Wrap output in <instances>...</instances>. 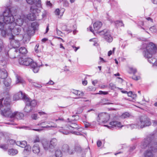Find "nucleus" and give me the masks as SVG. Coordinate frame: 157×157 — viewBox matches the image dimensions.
Wrapping results in <instances>:
<instances>
[{
	"label": "nucleus",
	"instance_id": "obj_51",
	"mask_svg": "<svg viewBox=\"0 0 157 157\" xmlns=\"http://www.w3.org/2000/svg\"><path fill=\"white\" fill-rule=\"evenodd\" d=\"M4 47L3 45V43L2 41L0 40V52H1L2 50Z\"/></svg>",
	"mask_w": 157,
	"mask_h": 157
},
{
	"label": "nucleus",
	"instance_id": "obj_62",
	"mask_svg": "<svg viewBox=\"0 0 157 157\" xmlns=\"http://www.w3.org/2000/svg\"><path fill=\"white\" fill-rule=\"evenodd\" d=\"M38 113L40 115V116H42V115H47V114L46 113L43 111L39 112Z\"/></svg>",
	"mask_w": 157,
	"mask_h": 157
},
{
	"label": "nucleus",
	"instance_id": "obj_27",
	"mask_svg": "<svg viewBox=\"0 0 157 157\" xmlns=\"http://www.w3.org/2000/svg\"><path fill=\"white\" fill-rule=\"evenodd\" d=\"M26 31L27 35L30 36L34 33L35 30L30 26H28L26 29Z\"/></svg>",
	"mask_w": 157,
	"mask_h": 157
},
{
	"label": "nucleus",
	"instance_id": "obj_18",
	"mask_svg": "<svg viewBox=\"0 0 157 157\" xmlns=\"http://www.w3.org/2000/svg\"><path fill=\"white\" fill-rule=\"evenodd\" d=\"M27 3L30 5L35 4L36 7H41L42 5L41 0H26Z\"/></svg>",
	"mask_w": 157,
	"mask_h": 157
},
{
	"label": "nucleus",
	"instance_id": "obj_46",
	"mask_svg": "<svg viewBox=\"0 0 157 157\" xmlns=\"http://www.w3.org/2000/svg\"><path fill=\"white\" fill-rule=\"evenodd\" d=\"M0 147L4 150H6L8 148V146L6 144H1L0 145Z\"/></svg>",
	"mask_w": 157,
	"mask_h": 157
},
{
	"label": "nucleus",
	"instance_id": "obj_44",
	"mask_svg": "<svg viewBox=\"0 0 157 157\" xmlns=\"http://www.w3.org/2000/svg\"><path fill=\"white\" fill-rule=\"evenodd\" d=\"M150 30L153 33H156L157 28L156 26H153L150 28Z\"/></svg>",
	"mask_w": 157,
	"mask_h": 157
},
{
	"label": "nucleus",
	"instance_id": "obj_36",
	"mask_svg": "<svg viewBox=\"0 0 157 157\" xmlns=\"http://www.w3.org/2000/svg\"><path fill=\"white\" fill-rule=\"evenodd\" d=\"M19 53L22 54H25L27 52L26 49L24 47H21L19 50Z\"/></svg>",
	"mask_w": 157,
	"mask_h": 157
},
{
	"label": "nucleus",
	"instance_id": "obj_12",
	"mask_svg": "<svg viewBox=\"0 0 157 157\" xmlns=\"http://www.w3.org/2000/svg\"><path fill=\"white\" fill-rule=\"evenodd\" d=\"M30 11L31 13L28 14L26 16L27 18L29 21H33L36 19V15L35 14L36 13H38L40 12V10L34 6H31L30 8Z\"/></svg>",
	"mask_w": 157,
	"mask_h": 157
},
{
	"label": "nucleus",
	"instance_id": "obj_20",
	"mask_svg": "<svg viewBox=\"0 0 157 157\" xmlns=\"http://www.w3.org/2000/svg\"><path fill=\"white\" fill-rule=\"evenodd\" d=\"M71 91L73 94H75L78 96V97H76L75 98V99L81 98L84 95V93L82 91L78 90L72 89Z\"/></svg>",
	"mask_w": 157,
	"mask_h": 157
},
{
	"label": "nucleus",
	"instance_id": "obj_55",
	"mask_svg": "<svg viewBox=\"0 0 157 157\" xmlns=\"http://www.w3.org/2000/svg\"><path fill=\"white\" fill-rule=\"evenodd\" d=\"M71 132L72 133L74 134H75V135H82V134L79 132H75V131H71Z\"/></svg>",
	"mask_w": 157,
	"mask_h": 157
},
{
	"label": "nucleus",
	"instance_id": "obj_42",
	"mask_svg": "<svg viewBox=\"0 0 157 157\" xmlns=\"http://www.w3.org/2000/svg\"><path fill=\"white\" fill-rule=\"evenodd\" d=\"M129 127L131 129H132L133 128H139L140 127H139L138 126V123L136 124H132L128 125V127Z\"/></svg>",
	"mask_w": 157,
	"mask_h": 157
},
{
	"label": "nucleus",
	"instance_id": "obj_35",
	"mask_svg": "<svg viewBox=\"0 0 157 157\" xmlns=\"http://www.w3.org/2000/svg\"><path fill=\"white\" fill-rule=\"evenodd\" d=\"M64 11V10L63 9L60 10L59 9H57L55 10V13L56 15H60L61 16L63 15Z\"/></svg>",
	"mask_w": 157,
	"mask_h": 157
},
{
	"label": "nucleus",
	"instance_id": "obj_59",
	"mask_svg": "<svg viewBox=\"0 0 157 157\" xmlns=\"http://www.w3.org/2000/svg\"><path fill=\"white\" fill-rule=\"evenodd\" d=\"M136 148V147L135 145H132L130 148L129 151L131 152L133 151Z\"/></svg>",
	"mask_w": 157,
	"mask_h": 157
},
{
	"label": "nucleus",
	"instance_id": "obj_3",
	"mask_svg": "<svg viewBox=\"0 0 157 157\" xmlns=\"http://www.w3.org/2000/svg\"><path fill=\"white\" fill-rule=\"evenodd\" d=\"M144 46H146L143 52V54L144 56L148 59V61L150 63L153 64V65L157 66V60L155 58L151 59L152 61H151V57L152 56V54L154 52L156 46L152 42H150L148 44H145Z\"/></svg>",
	"mask_w": 157,
	"mask_h": 157
},
{
	"label": "nucleus",
	"instance_id": "obj_1",
	"mask_svg": "<svg viewBox=\"0 0 157 157\" xmlns=\"http://www.w3.org/2000/svg\"><path fill=\"white\" fill-rule=\"evenodd\" d=\"M17 15V11L15 10L7 9L3 12L2 15H0V30L4 29L6 25H9L11 21H14V17Z\"/></svg>",
	"mask_w": 157,
	"mask_h": 157
},
{
	"label": "nucleus",
	"instance_id": "obj_11",
	"mask_svg": "<svg viewBox=\"0 0 157 157\" xmlns=\"http://www.w3.org/2000/svg\"><path fill=\"white\" fill-rule=\"evenodd\" d=\"M10 99L9 97L0 100V113L1 115L2 110H6L7 108L10 109Z\"/></svg>",
	"mask_w": 157,
	"mask_h": 157
},
{
	"label": "nucleus",
	"instance_id": "obj_15",
	"mask_svg": "<svg viewBox=\"0 0 157 157\" xmlns=\"http://www.w3.org/2000/svg\"><path fill=\"white\" fill-rule=\"evenodd\" d=\"M9 62L8 53L6 52L4 54H3L2 55V58L0 60V65L5 68L6 67V65L9 64Z\"/></svg>",
	"mask_w": 157,
	"mask_h": 157
},
{
	"label": "nucleus",
	"instance_id": "obj_10",
	"mask_svg": "<svg viewBox=\"0 0 157 157\" xmlns=\"http://www.w3.org/2000/svg\"><path fill=\"white\" fill-rule=\"evenodd\" d=\"M140 121L138 122V126L141 128L150 126L151 122L150 119L147 116L141 117L139 119Z\"/></svg>",
	"mask_w": 157,
	"mask_h": 157
},
{
	"label": "nucleus",
	"instance_id": "obj_43",
	"mask_svg": "<svg viewBox=\"0 0 157 157\" xmlns=\"http://www.w3.org/2000/svg\"><path fill=\"white\" fill-rule=\"evenodd\" d=\"M25 148L24 150V152L25 153L29 151L31 149V147L29 146H26L24 147Z\"/></svg>",
	"mask_w": 157,
	"mask_h": 157
},
{
	"label": "nucleus",
	"instance_id": "obj_17",
	"mask_svg": "<svg viewBox=\"0 0 157 157\" xmlns=\"http://www.w3.org/2000/svg\"><path fill=\"white\" fill-rule=\"evenodd\" d=\"M14 37V36H12L9 38L10 40V45L14 48H18L20 46L19 41L15 40Z\"/></svg>",
	"mask_w": 157,
	"mask_h": 157
},
{
	"label": "nucleus",
	"instance_id": "obj_34",
	"mask_svg": "<svg viewBox=\"0 0 157 157\" xmlns=\"http://www.w3.org/2000/svg\"><path fill=\"white\" fill-rule=\"evenodd\" d=\"M16 83H20L21 84H23L25 82L24 80L20 76L17 75H16Z\"/></svg>",
	"mask_w": 157,
	"mask_h": 157
},
{
	"label": "nucleus",
	"instance_id": "obj_31",
	"mask_svg": "<svg viewBox=\"0 0 157 157\" xmlns=\"http://www.w3.org/2000/svg\"><path fill=\"white\" fill-rule=\"evenodd\" d=\"M16 144L18 146L24 148L27 145V143L25 141H17Z\"/></svg>",
	"mask_w": 157,
	"mask_h": 157
},
{
	"label": "nucleus",
	"instance_id": "obj_2",
	"mask_svg": "<svg viewBox=\"0 0 157 157\" xmlns=\"http://www.w3.org/2000/svg\"><path fill=\"white\" fill-rule=\"evenodd\" d=\"M151 148L154 152H157V131L154 132L145 138L142 141L140 147Z\"/></svg>",
	"mask_w": 157,
	"mask_h": 157
},
{
	"label": "nucleus",
	"instance_id": "obj_13",
	"mask_svg": "<svg viewBox=\"0 0 157 157\" xmlns=\"http://www.w3.org/2000/svg\"><path fill=\"white\" fill-rule=\"evenodd\" d=\"M109 116L108 114L101 113L98 115L97 120L99 123H105L109 120Z\"/></svg>",
	"mask_w": 157,
	"mask_h": 157
},
{
	"label": "nucleus",
	"instance_id": "obj_38",
	"mask_svg": "<svg viewBox=\"0 0 157 157\" xmlns=\"http://www.w3.org/2000/svg\"><path fill=\"white\" fill-rule=\"evenodd\" d=\"M130 114L128 112H125L123 113L120 117L122 119H124L129 117Z\"/></svg>",
	"mask_w": 157,
	"mask_h": 157
},
{
	"label": "nucleus",
	"instance_id": "obj_21",
	"mask_svg": "<svg viewBox=\"0 0 157 157\" xmlns=\"http://www.w3.org/2000/svg\"><path fill=\"white\" fill-rule=\"evenodd\" d=\"M149 148H150L151 150L148 149L146 150L144 153V157H153L154 156V154L153 153H155L152 150L151 148H149L148 147H147ZM142 148V147H141Z\"/></svg>",
	"mask_w": 157,
	"mask_h": 157
},
{
	"label": "nucleus",
	"instance_id": "obj_4",
	"mask_svg": "<svg viewBox=\"0 0 157 157\" xmlns=\"http://www.w3.org/2000/svg\"><path fill=\"white\" fill-rule=\"evenodd\" d=\"M19 62L21 65L29 66L35 73L38 72L39 68L42 66V64L38 65L36 63L33 62V59L30 58L24 59L22 57H20L19 59Z\"/></svg>",
	"mask_w": 157,
	"mask_h": 157
},
{
	"label": "nucleus",
	"instance_id": "obj_19",
	"mask_svg": "<svg viewBox=\"0 0 157 157\" xmlns=\"http://www.w3.org/2000/svg\"><path fill=\"white\" fill-rule=\"evenodd\" d=\"M25 97H27L24 95L22 92L20 91L14 95L13 97V100L16 101L21 99H23L25 101Z\"/></svg>",
	"mask_w": 157,
	"mask_h": 157
},
{
	"label": "nucleus",
	"instance_id": "obj_48",
	"mask_svg": "<svg viewBox=\"0 0 157 157\" xmlns=\"http://www.w3.org/2000/svg\"><path fill=\"white\" fill-rule=\"evenodd\" d=\"M75 150L76 151L78 152H81L82 150V148L80 146H76L75 148Z\"/></svg>",
	"mask_w": 157,
	"mask_h": 157
},
{
	"label": "nucleus",
	"instance_id": "obj_63",
	"mask_svg": "<svg viewBox=\"0 0 157 157\" xmlns=\"http://www.w3.org/2000/svg\"><path fill=\"white\" fill-rule=\"evenodd\" d=\"M56 32L57 34L59 35H60L62 33V32L57 29H56Z\"/></svg>",
	"mask_w": 157,
	"mask_h": 157
},
{
	"label": "nucleus",
	"instance_id": "obj_9",
	"mask_svg": "<svg viewBox=\"0 0 157 157\" xmlns=\"http://www.w3.org/2000/svg\"><path fill=\"white\" fill-rule=\"evenodd\" d=\"M58 140L55 138H52L49 142L47 141H44L42 145L44 149L46 150H51L54 148L57 145Z\"/></svg>",
	"mask_w": 157,
	"mask_h": 157
},
{
	"label": "nucleus",
	"instance_id": "obj_16",
	"mask_svg": "<svg viewBox=\"0 0 157 157\" xmlns=\"http://www.w3.org/2000/svg\"><path fill=\"white\" fill-rule=\"evenodd\" d=\"M26 19V16L24 15H22L21 16H19L18 18L16 19L15 22H14L15 25H17L18 26L21 27L24 21Z\"/></svg>",
	"mask_w": 157,
	"mask_h": 157
},
{
	"label": "nucleus",
	"instance_id": "obj_32",
	"mask_svg": "<svg viewBox=\"0 0 157 157\" xmlns=\"http://www.w3.org/2000/svg\"><path fill=\"white\" fill-rule=\"evenodd\" d=\"M18 152L17 150L13 149H11L8 150V154L10 155H13L17 154Z\"/></svg>",
	"mask_w": 157,
	"mask_h": 157
},
{
	"label": "nucleus",
	"instance_id": "obj_28",
	"mask_svg": "<svg viewBox=\"0 0 157 157\" xmlns=\"http://www.w3.org/2000/svg\"><path fill=\"white\" fill-rule=\"evenodd\" d=\"M1 31V34L3 36H5L6 35H9L10 33L9 29L8 27V29L5 28L4 29Z\"/></svg>",
	"mask_w": 157,
	"mask_h": 157
},
{
	"label": "nucleus",
	"instance_id": "obj_33",
	"mask_svg": "<svg viewBox=\"0 0 157 157\" xmlns=\"http://www.w3.org/2000/svg\"><path fill=\"white\" fill-rule=\"evenodd\" d=\"M62 153L60 149H56L55 151L56 157H62Z\"/></svg>",
	"mask_w": 157,
	"mask_h": 157
},
{
	"label": "nucleus",
	"instance_id": "obj_40",
	"mask_svg": "<svg viewBox=\"0 0 157 157\" xmlns=\"http://www.w3.org/2000/svg\"><path fill=\"white\" fill-rule=\"evenodd\" d=\"M30 26L32 27L33 29L34 30H35L37 29V28L38 27V24L36 22H33L32 23Z\"/></svg>",
	"mask_w": 157,
	"mask_h": 157
},
{
	"label": "nucleus",
	"instance_id": "obj_56",
	"mask_svg": "<svg viewBox=\"0 0 157 157\" xmlns=\"http://www.w3.org/2000/svg\"><path fill=\"white\" fill-rule=\"evenodd\" d=\"M132 78L135 80H138L140 79V76H134L132 77Z\"/></svg>",
	"mask_w": 157,
	"mask_h": 157
},
{
	"label": "nucleus",
	"instance_id": "obj_53",
	"mask_svg": "<svg viewBox=\"0 0 157 157\" xmlns=\"http://www.w3.org/2000/svg\"><path fill=\"white\" fill-rule=\"evenodd\" d=\"M39 45L38 44H37L35 48V51L36 53H38L40 52V50L38 49V48H39Z\"/></svg>",
	"mask_w": 157,
	"mask_h": 157
},
{
	"label": "nucleus",
	"instance_id": "obj_7",
	"mask_svg": "<svg viewBox=\"0 0 157 157\" xmlns=\"http://www.w3.org/2000/svg\"><path fill=\"white\" fill-rule=\"evenodd\" d=\"M14 21L15 20L12 21H11V22L9 24V25L7 26L9 27L10 33H11L10 34V35L12 36H13V34L16 35H20L21 36V40L22 39L24 38L26 34H24L23 35L20 34L21 31V27L17 25H15Z\"/></svg>",
	"mask_w": 157,
	"mask_h": 157
},
{
	"label": "nucleus",
	"instance_id": "obj_64",
	"mask_svg": "<svg viewBox=\"0 0 157 157\" xmlns=\"http://www.w3.org/2000/svg\"><path fill=\"white\" fill-rule=\"evenodd\" d=\"M33 85L36 87H39V88L41 87V86L40 85L37 84L35 83H34Z\"/></svg>",
	"mask_w": 157,
	"mask_h": 157
},
{
	"label": "nucleus",
	"instance_id": "obj_37",
	"mask_svg": "<svg viewBox=\"0 0 157 157\" xmlns=\"http://www.w3.org/2000/svg\"><path fill=\"white\" fill-rule=\"evenodd\" d=\"M48 124L47 121L42 122L37 124V125L41 126V128H45L47 129L45 127L47 126V125Z\"/></svg>",
	"mask_w": 157,
	"mask_h": 157
},
{
	"label": "nucleus",
	"instance_id": "obj_39",
	"mask_svg": "<svg viewBox=\"0 0 157 157\" xmlns=\"http://www.w3.org/2000/svg\"><path fill=\"white\" fill-rule=\"evenodd\" d=\"M127 94L129 97H130L132 98V99H135L136 97V94H133L132 92L131 91L128 92Z\"/></svg>",
	"mask_w": 157,
	"mask_h": 157
},
{
	"label": "nucleus",
	"instance_id": "obj_49",
	"mask_svg": "<svg viewBox=\"0 0 157 157\" xmlns=\"http://www.w3.org/2000/svg\"><path fill=\"white\" fill-rule=\"evenodd\" d=\"M8 145L9 144H13L15 143V141L14 140L12 139L9 140L7 142Z\"/></svg>",
	"mask_w": 157,
	"mask_h": 157
},
{
	"label": "nucleus",
	"instance_id": "obj_54",
	"mask_svg": "<svg viewBox=\"0 0 157 157\" xmlns=\"http://www.w3.org/2000/svg\"><path fill=\"white\" fill-rule=\"evenodd\" d=\"M63 27H64L65 28L64 29L63 28V29H64V30L67 32L68 33H70L71 32H72V31L71 30L68 29H67V26H65V25Z\"/></svg>",
	"mask_w": 157,
	"mask_h": 157
},
{
	"label": "nucleus",
	"instance_id": "obj_61",
	"mask_svg": "<svg viewBox=\"0 0 157 157\" xmlns=\"http://www.w3.org/2000/svg\"><path fill=\"white\" fill-rule=\"evenodd\" d=\"M153 123V125L154 126L157 125V120H153L152 121Z\"/></svg>",
	"mask_w": 157,
	"mask_h": 157
},
{
	"label": "nucleus",
	"instance_id": "obj_58",
	"mask_svg": "<svg viewBox=\"0 0 157 157\" xmlns=\"http://www.w3.org/2000/svg\"><path fill=\"white\" fill-rule=\"evenodd\" d=\"M32 117L33 119L36 120L37 119V115L36 114H34L32 116Z\"/></svg>",
	"mask_w": 157,
	"mask_h": 157
},
{
	"label": "nucleus",
	"instance_id": "obj_25",
	"mask_svg": "<svg viewBox=\"0 0 157 157\" xmlns=\"http://www.w3.org/2000/svg\"><path fill=\"white\" fill-rule=\"evenodd\" d=\"M109 124L112 126L119 128H121L123 126L120 122L117 121H113L110 122Z\"/></svg>",
	"mask_w": 157,
	"mask_h": 157
},
{
	"label": "nucleus",
	"instance_id": "obj_41",
	"mask_svg": "<svg viewBox=\"0 0 157 157\" xmlns=\"http://www.w3.org/2000/svg\"><path fill=\"white\" fill-rule=\"evenodd\" d=\"M109 87L112 90H115L117 88L115 85L112 83H110Z\"/></svg>",
	"mask_w": 157,
	"mask_h": 157
},
{
	"label": "nucleus",
	"instance_id": "obj_50",
	"mask_svg": "<svg viewBox=\"0 0 157 157\" xmlns=\"http://www.w3.org/2000/svg\"><path fill=\"white\" fill-rule=\"evenodd\" d=\"M47 12L45 10H43L40 13V15H41L42 17V18H43L46 16Z\"/></svg>",
	"mask_w": 157,
	"mask_h": 157
},
{
	"label": "nucleus",
	"instance_id": "obj_24",
	"mask_svg": "<svg viewBox=\"0 0 157 157\" xmlns=\"http://www.w3.org/2000/svg\"><path fill=\"white\" fill-rule=\"evenodd\" d=\"M48 124L45 127L48 129H51L52 128L57 127V125L55 123L50 121H47Z\"/></svg>",
	"mask_w": 157,
	"mask_h": 157
},
{
	"label": "nucleus",
	"instance_id": "obj_8",
	"mask_svg": "<svg viewBox=\"0 0 157 157\" xmlns=\"http://www.w3.org/2000/svg\"><path fill=\"white\" fill-rule=\"evenodd\" d=\"M25 101L26 105L24 108V111L26 113H29L35 107L37 104L36 101L35 100H32L27 97L25 98Z\"/></svg>",
	"mask_w": 157,
	"mask_h": 157
},
{
	"label": "nucleus",
	"instance_id": "obj_30",
	"mask_svg": "<svg viewBox=\"0 0 157 157\" xmlns=\"http://www.w3.org/2000/svg\"><path fill=\"white\" fill-rule=\"evenodd\" d=\"M18 51L17 50H15L13 52H12L11 54L9 55L8 53V57L11 59L15 58L17 56H18V55L17 54ZM9 53V52H8Z\"/></svg>",
	"mask_w": 157,
	"mask_h": 157
},
{
	"label": "nucleus",
	"instance_id": "obj_52",
	"mask_svg": "<svg viewBox=\"0 0 157 157\" xmlns=\"http://www.w3.org/2000/svg\"><path fill=\"white\" fill-rule=\"evenodd\" d=\"M39 141L40 139L38 136H36L33 140L34 143L38 142H39Z\"/></svg>",
	"mask_w": 157,
	"mask_h": 157
},
{
	"label": "nucleus",
	"instance_id": "obj_57",
	"mask_svg": "<svg viewBox=\"0 0 157 157\" xmlns=\"http://www.w3.org/2000/svg\"><path fill=\"white\" fill-rule=\"evenodd\" d=\"M98 94H103L104 95H106L108 94V92L106 91H100Z\"/></svg>",
	"mask_w": 157,
	"mask_h": 157
},
{
	"label": "nucleus",
	"instance_id": "obj_47",
	"mask_svg": "<svg viewBox=\"0 0 157 157\" xmlns=\"http://www.w3.org/2000/svg\"><path fill=\"white\" fill-rule=\"evenodd\" d=\"M115 24L117 26H124V24L122 22L120 21H116L115 22Z\"/></svg>",
	"mask_w": 157,
	"mask_h": 157
},
{
	"label": "nucleus",
	"instance_id": "obj_45",
	"mask_svg": "<svg viewBox=\"0 0 157 157\" xmlns=\"http://www.w3.org/2000/svg\"><path fill=\"white\" fill-rule=\"evenodd\" d=\"M129 70L130 71V73H132L134 74H135L137 72V70L136 68H134L132 67H130Z\"/></svg>",
	"mask_w": 157,
	"mask_h": 157
},
{
	"label": "nucleus",
	"instance_id": "obj_23",
	"mask_svg": "<svg viewBox=\"0 0 157 157\" xmlns=\"http://www.w3.org/2000/svg\"><path fill=\"white\" fill-rule=\"evenodd\" d=\"M62 151L68 153V154H71L73 153V151H70V148L67 144H64L63 145L62 148Z\"/></svg>",
	"mask_w": 157,
	"mask_h": 157
},
{
	"label": "nucleus",
	"instance_id": "obj_22",
	"mask_svg": "<svg viewBox=\"0 0 157 157\" xmlns=\"http://www.w3.org/2000/svg\"><path fill=\"white\" fill-rule=\"evenodd\" d=\"M33 152L37 155H40V147L39 145L37 144H35L32 147Z\"/></svg>",
	"mask_w": 157,
	"mask_h": 157
},
{
	"label": "nucleus",
	"instance_id": "obj_26",
	"mask_svg": "<svg viewBox=\"0 0 157 157\" xmlns=\"http://www.w3.org/2000/svg\"><path fill=\"white\" fill-rule=\"evenodd\" d=\"M102 25V23L101 21H97L93 25L94 29L95 31H97L99 30Z\"/></svg>",
	"mask_w": 157,
	"mask_h": 157
},
{
	"label": "nucleus",
	"instance_id": "obj_6",
	"mask_svg": "<svg viewBox=\"0 0 157 157\" xmlns=\"http://www.w3.org/2000/svg\"><path fill=\"white\" fill-rule=\"evenodd\" d=\"M70 124L67 125L64 127H60L59 131L62 134L67 135L71 132L73 130H77L79 129V127L76 123L75 121H70Z\"/></svg>",
	"mask_w": 157,
	"mask_h": 157
},
{
	"label": "nucleus",
	"instance_id": "obj_29",
	"mask_svg": "<svg viewBox=\"0 0 157 157\" xmlns=\"http://www.w3.org/2000/svg\"><path fill=\"white\" fill-rule=\"evenodd\" d=\"M11 83V80L10 78H7L4 81V84L6 87H10Z\"/></svg>",
	"mask_w": 157,
	"mask_h": 157
},
{
	"label": "nucleus",
	"instance_id": "obj_60",
	"mask_svg": "<svg viewBox=\"0 0 157 157\" xmlns=\"http://www.w3.org/2000/svg\"><path fill=\"white\" fill-rule=\"evenodd\" d=\"M97 145L98 147H100L102 144L101 141V140H98L97 142Z\"/></svg>",
	"mask_w": 157,
	"mask_h": 157
},
{
	"label": "nucleus",
	"instance_id": "obj_5",
	"mask_svg": "<svg viewBox=\"0 0 157 157\" xmlns=\"http://www.w3.org/2000/svg\"><path fill=\"white\" fill-rule=\"evenodd\" d=\"M1 113V115L3 116L17 120H21L24 116V114L22 113L15 112L12 113L10 109L9 108H7L6 110H2Z\"/></svg>",
	"mask_w": 157,
	"mask_h": 157
},
{
	"label": "nucleus",
	"instance_id": "obj_14",
	"mask_svg": "<svg viewBox=\"0 0 157 157\" xmlns=\"http://www.w3.org/2000/svg\"><path fill=\"white\" fill-rule=\"evenodd\" d=\"M100 35H104V38L107 42H111L113 40V37L109 31L105 29L99 32Z\"/></svg>",
	"mask_w": 157,
	"mask_h": 157
}]
</instances>
